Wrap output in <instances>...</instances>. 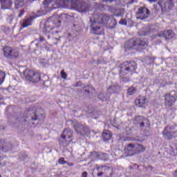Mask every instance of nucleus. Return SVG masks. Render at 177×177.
Masks as SVG:
<instances>
[{"mask_svg": "<svg viewBox=\"0 0 177 177\" xmlns=\"http://www.w3.org/2000/svg\"><path fill=\"white\" fill-rule=\"evenodd\" d=\"M138 69V64L133 61H127L123 62L120 66L119 75L122 82H129L131 79L125 75H132L136 73Z\"/></svg>", "mask_w": 177, "mask_h": 177, "instance_id": "obj_1", "label": "nucleus"}, {"mask_svg": "<svg viewBox=\"0 0 177 177\" xmlns=\"http://www.w3.org/2000/svg\"><path fill=\"white\" fill-rule=\"evenodd\" d=\"M149 45L147 39L133 38L129 39L124 45V48L127 49H135L136 50H142L145 46Z\"/></svg>", "mask_w": 177, "mask_h": 177, "instance_id": "obj_2", "label": "nucleus"}, {"mask_svg": "<svg viewBox=\"0 0 177 177\" xmlns=\"http://www.w3.org/2000/svg\"><path fill=\"white\" fill-rule=\"evenodd\" d=\"M45 118V113L42 109H39L35 111L29 110L27 113L26 118L24 119V121L26 122H30V124H35V121H42Z\"/></svg>", "mask_w": 177, "mask_h": 177, "instance_id": "obj_3", "label": "nucleus"}, {"mask_svg": "<svg viewBox=\"0 0 177 177\" xmlns=\"http://www.w3.org/2000/svg\"><path fill=\"white\" fill-rule=\"evenodd\" d=\"M53 24L55 27H60V26H62V20H60V18H57L55 16L49 17L45 22L42 31L44 32H50V31L55 28Z\"/></svg>", "mask_w": 177, "mask_h": 177, "instance_id": "obj_4", "label": "nucleus"}, {"mask_svg": "<svg viewBox=\"0 0 177 177\" xmlns=\"http://www.w3.org/2000/svg\"><path fill=\"white\" fill-rule=\"evenodd\" d=\"M44 15L45 12H44V10H37L36 12H33L29 16V17L24 18L23 21L20 22L21 27L23 28H27V27H30L35 19H37V17H41V16H44Z\"/></svg>", "mask_w": 177, "mask_h": 177, "instance_id": "obj_5", "label": "nucleus"}, {"mask_svg": "<svg viewBox=\"0 0 177 177\" xmlns=\"http://www.w3.org/2000/svg\"><path fill=\"white\" fill-rule=\"evenodd\" d=\"M111 20V17L109 14H98L95 12L90 18V21H93V24H107Z\"/></svg>", "mask_w": 177, "mask_h": 177, "instance_id": "obj_6", "label": "nucleus"}, {"mask_svg": "<svg viewBox=\"0 0 177 177\" xmlns=\"http://www.w3.org/2000/svg\"><path fill=\"white\" fill-rule=\"evenodd\" d=\"M72 6L75 9H77L80 13H85L89 10L91 4H89L88 0H73L72 1Z\"/></svg>", "mask_w": 177, "mask_h": 177, "instance_id": "obj_7", "label": "nucleus"}, {"mask_svg": "<svg viewBox=\"0 0 177 177\" xmlns=\"http://www.w3.org/2000/svg\"><path fill=\"white\" fill-rule=\"evenodd\" d=\"M24 75L27 81L37 84L41 81V75L39 73L35 72L30 69H26L24 71Z\"/></svg>", "mask_w": 177, "mask_h": 177, "instance_id": "obj_8", "label": "nucleus"}, {"mask_svg": "<svg viewBox=\"0 0 177 177\" xmlns=\"http://www.w3.org/2000/svg\"><path fill=\"white\" fill-rule=\"evenodd\" d=\"M3 53L6 59H10L11 60L19 59V50L10 46H5L3 49Z\"/></svg>", "mask_w": 177, "mask_h": 177, "instance_id": "obj_9", "label": "nucleus"}, {"mask_svg": "<svg viewBox=\"0 0 177 177\" xmlns=\"http://www.w3.org/2000/svg\"><path fill=\"white\" fill-rule=\"evenodd\" d=\"M177 100V95L175 93L170 92L167 93L165 95V106L167 109L174 107L175 106V102Z\"/></svg>", "mask_w": 177, "mask_h": 177, "instance_id": "obj_10", "label": "nucleus"}, {"mask_svg": "<svg viewBox=\"0 0 177 177\" xmlns=\"http://www.w3.org/2000/svg\"><path fill=\"white\" fill-rule=\"evenodd\" d=\"M150 10L146 7H140L136 12V19L138 20H146L149 19L151 15Z\"/></svg>", "mask_w": 177, "mask_h": 177, "instance_id": "obj_11", "label": "nucleus"}, {"mask_svg": "<svg viewBox=\"0 0 177 177\" xmlns=\"http://www.w3.org/2000/svg\"><path fill=\"white\" fill-rule=\"evenodd\" d=\"M133 120L138 122L140 128H143L145 125H146L147 128H150V121L147 118L140 115H136L133 118Z\"/></svg>", "mask_w": 177, "mask_h": 177, "instance_id": "obj_12", "label": "nucleus"}, {"mask_svg": "<svg viewBox=\"0 0 177 177\" xmlns=\"http://www.w3.org/2000/svg\"><path fill=\"white\" fill-rule=\"evenodd\" d=\"M74 129L77 133L81 135V136H85L89 131V128L78 123L74 125Z\"/></svg>", "mask_w": 177, "mask_h": 177, "instance_id": "obj_13", "label": "nucleus"}, {"mask_svg": "<svg viewBox=\"0 0 177 177\" xmlns=\"http://www.w3.org/2000/svg\"><path fill=\"white\" fill-rule=\"evenodd\" d=\"M160 6L165 10H171L174 8V1L172 0H161Z\"/></svg>", "mask_w": 177, "mask_h": 177, "instance_id": "obj_14", "label": "nucleus"}, {"mask_svg": "<svg viewBox=\"0 0 177 177\" xmlns=\"http://www.w3.org/2000/svg\"><path fill=\"white\" fill-rule=\"evenodd\" d=\"M90 23L93 34L95 35H102L103 34V28L99 26V24H93V21H90Z\"/></svg>", "mask_w": 177, "mask_h": 177, "instance_id": "obj_15", "label": "nucleus"}, {"mask_svg": "<svg viewBox=\"0 0 177 177\" xmlns=\"http://www.w3.org/2000/svg\"><path fill=\"white\" fill-rule=\"evenodd\" d=\"M136 147V144H129L124 149L126 154H127V156H135V154H138Z\"/></svg>", "mask_w": 177, "mask_h": 177, "instance_id": "obj_16", "label": "nucleus"}, {"mask_svg": "<svg viewBox=\"0 0 177 177\" xmlns=\"http://www.w3.org/2000/svg\"><path fill=\"white\" fill-rule=\"evenodd\" d=\"M162 135H163L164 139L166 140H172V139H175L176 138V131H168V130H165L164 129L163 131L162 132Z\"/></svg>", "mask_w": 177, "mask_h": 177, "instance_id": "obj_17", "label": "nucleus"}, {"mask_svg": "<svg viewBox=\"0 0 177 177\" xmlns=\"http://www.w3.org/2000/svg\"><path fill=\"white\" fill-rule=\"evenodd\" d=\"M153 31H154V30L149 28V26H146L138 32V35L140 37H145L146 35H150V34H151V32H153Z\"/></svg>", "mask_w": 177, "mask_h": 177, "instance_id": "obj_18", "label": "nucleus"}, {"mask_svg": "<svg viewBox=\"0 0 177 177\" xmlns=\"http://www.w3.org/2000/svg\"><path fill=\"white\" fill-rule=\"evenodd\" d=\"M158 37H160V38H165V39H172L174 38V33L172 30H165L162 33L158 34Z\"/></svg>", "mask_w": 177, "mask_h": 177, "instance_id": "obj_19", "label": "nucleus"}, {"mask_svg": "<svg viewBox=\"0 0 177 177\" xmlns=\"http://www.w3.org/2000/svg\"><path fill=\"white\" fill-rule=\"evenodd\" d=\"M107 91L109 93H119L121 91V86L118 84H113L107 87Z\"/></svg>", "mask_w": 177, "mask_h": 177, "instance_id": "obj_20", "label": "nucleus"}, {"mask_svg": "<svg viewBox=\"0 0 177 177\" xmlns=\"http://www.w3.org/2000/svg\"><path fill=\"white\" fill-rule=\"evenodd\" d=\"M61 138L63 140L73 138V131L70 129H65L61 136Z\"/></svg>", "mask_w": 177, "mask_h": 177, "instance_id": "obj_21", "label": "nucleus"}, {"mask_svg": "<svg viewBox=\"0 0 177 177\" xmlns=\"http://www.w3.org/2000/svg\"><path fill=\"white\" fill-rule=\"evenodd\" d=\"M12 144H6L4 140L0 141V150L5 151V153L8 150H12Z\"/></svg>", "mask_w": 177, "mask_h": 177, "instance_id": "obj_22", "label": "nucleus"}, {"mask_svg": "<svg viewBox=\"0 0 177 177\" xmlns=\"http://www.w3.org/2000/svg\"><path fill=\"white\" fill-rule=\"evenodd\" d=\"M1 9H10L12 8V0H0Z\"/></svg>", "mask_w": 177, "mask_h": 177, "instance_id": "obj_23", "label": "nucleus"}, {"mask_svg": "<svg viewBox=\"0 0 177 177\" xmlns=\"http://www.w3.org/2000/svg\"><path fill=\"white\" fill-rule=\"evenodd\" d=\"M109 169H110V167H109L108 166H100L97 167V176H103V174H104L106 171H109Z\"/></svg>", "mask_w": 177, "mask_h": 177, "instance_id": "obj_24", "label": "nucleus"}, {"mask_svg": "<svg viewBox=\"0 0 177 177\" xmlns=\"http://www.w3.org/2000/svg\"><path fill=\"white\" fill-rule=\"evenodd\" d=\"M111 136H112V134L111 131L105 130L102 133V139L104 142H109V140L111 139Z\"/></svg>", "mask_w": 177, "mask_h": 177, "instance_id": "obj_25", "label": "nucleus"}, {"mask_svg": "<svg viewBox=\"0 0 177 177\" xmlns=\"http://www.w3.org/2000/svg\"><path fill=\"white\" fill-rule=\"evenodd\" d=\"M94 8L97 10L103 11L106 10V9L109 8V6L99 3H94Z\"/></svg>", "mask_w": 177, "mask_h": 177, "instance_id": "obj_26", "label": "nucleus"}, {"mask_svg": "<svg viewBox=\"0 0 177 177\" xmlns=\"http://www.w3.org/2000/svg\"><path fill=\"white\" fill-rule=\"evenodd\" d=\"M146 103V99L143 97H140L138 100H136V104L138 107H143Z\"/></svg>", "mask_w": 177, "mask_h": 177, "instance_id": "obj_27", "label": "nucleus"}, {"mask_svg": "<svg viewBox=\"0 0 177 177\" xmlns=\"http://www.w3.org/2000/svg\"><path fill=\"white\" fill-rule=\"evenodd\" d=\"M98 99L100 100H102V102H106V100H109L110 97H109V95H107V93H101L97 95Z\"/></svg>", "mask_w": 177, "mask_h": 177, "instance_id": "obj_28", "label": "nucleus"}, {"mask_svg": "<svg viewBox=\"0 0 177 177\" xmlns=\"http://www.w3.org/2000/svg\"><path fill=\"white\" fill-rule=\"evenodd\" d=\"M136 149L137 154H139V153H143L146 150V148L140 144H136Z\"/></svg>", "mask_w": 177, "mask_h": 177, "instance_id": "obj_29", "label": "nucleus"}, {"mask_svg": "<svg viewBox=\"0 0 177 177\" xmlns=\"http://www.w3.org/2000/svg\"><path fill=\"white\" fill-rule=\"evenodd\" d=\"M109 21H111V22L109 24L108 28L113 29V28H115V27H117V19H115L114 18L113 19L111 18V20Z\"/></svg>", "mask_w": 177, "mask_h": 177, "instance_id": "obj_30", "label": "nucleus"}, {"mask_svg": "<svg viewBox=\"0 0 177 177\" xmlns=\"http://www.w3.org/2000/svg\"><path fill=\"white\" fill-rule=\"evenodd\" d=\"M171 156H177V144L174 143L171 145Z\"/></svg>", "mask_w": 177, "mask_h": 177, "instance_id": "obj_31", "label": "nucleus"}, {"mask_svg": "<svg viewBox=\"0 0 177 177\" xmlns=\"http://www.w3.org/2000/svg\"><path fill=\"white\" fill-rule=\"evenodd\" d=\"M66 140L67 139L63 140V138H61V139L59 140V145L64 147L68 146L70 145V141Z\"/></svg>", "mask_w": 177, "mask_h": 177, "instance_id": "obj_32", "label": "nucleus"}, {"mask_svg": "<svg viewBox=\"0 0 177 177\" xmlns=\"http://www.w3.org/2000/svg\"><path fill=\"white\" fill-rule=\"evenodd\" d=\"M85 95H89L91 91H95V88L92 86H84L83 88Z\"/></svg>", "mask_w": 177, "mask_h": 177, "instance_id": "obj_33", "label": "nucleus"}, {"mask_svg": "<svg viewBox=\"0 0 177 177\" xmlns=\"http://www.w3.org/2000/svg\"><path fill=\"white\" fill-rule=\"evenodd\" d=\"M72 30L75 32H80V31H81V27L78 24H73L72 26Z\"/></svg>", "mask_w": 177, "mask_h": 177, "instance_id": "obj_34", "label": "nucleus"}, {"mask_svg": "<svg viewBox=\"0 0 177 177\" xmlns=\"http://www.w3.org/2000/svg\"><path fill=\"white\" fill-rule=\"evenodd\" d=\"M6 77V75L4 73V72L2 71H0V85H2V84H3Z\"/></svg>", "mask_w": 177, "mask_h": 177, "instance_id": "obj_35", "label": "nucleus"}, {"mask_svg": "<svg viewBox=\"0 0 177 177\" xmlns=\"http://www.w3.org/2000/svg\"><path fill=\"white\" fill-rule=\"evenodd\" d=\"M136 93V88H135L134 87H129L127 89V94L129 95L130 96L135 94Z\"/></svg>", "mask_w": 177, "mask_h": 177, "instance_id": "obj_36", "label": "nucleus"}, {"mask_svg": "<svg viewBox=\"0 0 177 177\" xmlns=\"http://www.w3.org/2000/svg\"><path fill=\"white\" fill-rule=\"evenodd\" d=\"M17 2L15 3V9H19V7L21 8L24 5V0H17Z\"/></svg>", "mask_w": 177, "mask_h": 177, "instance_id": "obj_37", "label": "nucleus"}, {"mask_svg": "<svg viewBox=\"0 0 177 177\" xmlns=\"http://www.w3.org/2000/svg\"><path fill=\"white\" fill-rule=\"evenodd\" d=\"M43 5L48 8V6H52L53 5V0H44L43 2Z\"/></svg>", "mask_w": 177, "mask_h": 177, "instance_id": "obj_38", "label": "nucleus"}, {"mask_svg": "<svg viewBox=\"0 0 177 177\" xmlns=\"http://www.w3.org/2000/svg\"><path fill=\"white\" fill-rule=\"evenodd\" d=\"M91 157H93V158H100V156H102V154H100L99 152H96V151H93L91 153Z\"/></svg>", "mask_w": 177, "mask_h": 177, "instance_id": "obj_39", "label": "nucleus"}, {"mask_svg": "<svg viewBox=\"0 0 177 177\" xmlns=\"http://www.w3.org/2000/svg\"><path fill=\"white\" fill-rule=\"evenodd\" d=\"M41 49V45H39V44H36L35 47L33 48V50L35 51V53H38V52H39Z\"/></svg>", "mask_w": 177, "mask_h": 177, "instance_id": "obj_40", "label": "nucleus"}, {"mask_svg": "<svg viewBox=\"0 0 177 177\" xmlns=\"http://www.w3.org/2000/svg\"><path fill=\"white\" fill-rule=\"evenodd\" d=\"M174 129H175V127L169 124L167 125L165 128V130L168 131L169 132H171V131H174Z\"/></svg>", "mask_w": 177, "mask_h": 177, "instance_id": "obj_41", "label": "nucleus"}, {"mask_svg": "<svg viewBox=\"0 0 177 177\" xmlns=\"http://www.w3.org/2000/svg\"><path fill=\"white\" fill-rule=\"evenodd\" d=\"M119 24H121L122 26H128V21L126 19H122L119 21Z\"/></svg>", "mask_w": 177, "mask_h": 177, "instance_id": "obj_42", "label": "nucleus"}, {"mask_svg": "<svg viewBox=\"0 0 177 177\" xmlns=\"http://www.w3.org/2000/svg\"><path fill=\"white\" fill-rule=\"evenodd\" d=\"M26 13V11L24 10V9H21L19 10L18 12V17H23V16H24V14Z\"/></svg>", "mask_w": 177, "mask_h": 177, "instance_id": "obj_43", "label": "nucleus"}, {"mask_svg": "<svg viewBox=\"0 0 177 177\" xmlns=\"http://www.w3.org/2000/svg\"><path fill=\"white\" fill-rule=\"evenodd\" d=\"M28 156H27V154L26 153H22V154H21L20 156H19V158H20V160H21L22 161H24V160H26V158H28Z\"/></svg>", "mask_w": 177, "mask_h": 177, "instance_id": "obj_44", "label": "nucleus"}, {"mask_svg": "<svg viewBox=\"0 0 177 177\" xmlns=\"http://www.w3.org/2000/svg\"><path fill=\"white\" fill-rule=\"evenodd\" d=\"M61 77L64 80H67V73L64 70L61 71Z\"/></svg>", "mask_w": 177, "mask_h": 177, "instance_id": "obj_45", "label": "nucleus"}, {"mask_svg": "<svg viewBox=\"0 0 177 177\" xmlns=\"http://www.w3.org/2000/svg\"><path fill=\"white\" fill-rule=\"evenodd\" d=\"M59 164H61V165H64V164H68L67 161L64 160V158H60L59 159Z\"/></svg>", "mask_w": 177, "mask_h": 177, "instance_id": "obj_46", "label": "nucleus"}, {"mask_svg": "<svg viewBox=\"0 0 177 177\" xmlns=\"http://www.w3.org/2000/svg\"><path fill=\"white\" fill-rule=\"evenodd\" d=\"M60 18L67 20V19H70V15L68 14H61Z\"/></svg>", "mask_w": 177, "mask_h": 177, "instance_id": "obj_47", "label": "nucleus"}, {"mask_svg": "<svg viewBox=\"0 0 177 177\" xmlns=\"http://www.w3.org/2000/svg\"><path fill=\"white\" fill-rule=\"evenodd\" d=\"M46 38L45 36L39 35V42H44Z\"/></svg>", "mask_w": 177, "mask_h": 177, "instance_id": "obj_48", "label": "nucleus"}, {"mask_svg": "<svg viewBox=\"0 0 177 177\" xmlns=\"http://www.w3.org/2000/svg\"><path fill=\"white\" fill-rule=\"evenodd\" d=\"M115 17H122L124 16V14L122 12H118L117 14H115Z\"/></svg>", "mask_w": 177, "mask_h": 177, "instance_id": "obj_49", "label": "nucleus"}, {"mask_svg": "<svg viewBox=\"0 0 177 177\" xmlns=\"http://www.w3.org/2000/svg\"><path fill=\"white\" fill-rule=\"evenodd\" d=\"M44 34H45V36L47 37V39H50V35H49V32H44Z\"/></svg>", "mask_w": 177, "mask_h": 177, "instance_id": "obj_50", "label": "nucleus"}, {"mask_svg": "<svg viewBox=\"0 0 177 177\" xmlns=\"http://www.w3.org/2000/svg\"><path fill=\"white\" fill-rule=\"evenodd\" d=\"M68 38L69 41H72V39H73L74 37H73V35H71V33H68Z\"/></svg>", "mask_w": 177, "mask_h": 177, "instance_id": "obj_51", "label": "nucleus"}, {"mask_svg": "<svg viewBox=\"0 0 177 177\" xmlns=\"http://www.w3.org/2000/svg\"><path fill=\"white\" fill-rule=\"evenodd\" d=\"M153 168L151 165H149L148 167H147V171H153Z\"/></svg>", "mask_w": 177, "mask_h": 177, "instance_id": "obj_52", "label": "nucleus"}, {"mask_svg": "<svg viewBox=\"0 0 177 177\" xmlns=\"http://www.w3.org/2000/svg\"><path fill=\"white\" fill-rule=\"evenodd\" d=\"M19 122V120H16V122H10V125H15V124H17Z\"/></svg>", "mask_w": 177, "mask_h": 177, "instance_id": "obj_53", "label": "nucleus"}, {"mask_svg": "<svg viewBox=\"0 0 177 177\" xmlns=\"http://www.w3.org/2000/svg\"><path fill=\"white\" fill-rule=\"evenodd\" d=\"M82 177H88V173L86 171H84L82 173Z\"/></svg>", "mask_w": 177, "mask_h": 177, "instance_id": "obj_54", "label": "nucleus"}, {"mask_svg": "<svg viewBox=\"0 0 177 177\" xmlns=\"http://www.w3.org/2000/svg\"><path fill=\"white\" fill-rule=\"evenodd\" d=\"M66 164H67L68 165V167H73L74 165V163H73V162H67V163H66Z\"/></svg>", "mask_w": 177, "mask_h": 177, "instance_id": "obj_55", "label": "nucleus"}, {"mask_svg": "<svg viewBox=\"0 0 177 177\" xmlns=\"http://www.w3.org/2000/svg\"><path fill=\"white\" fill-rule=\"evenodd\" d=\"M173 176L174 177H177V169L174 171Z\"/></svg>", "mask_w": 177, "mask_h": 177, "instance_id": "obj_56", "label": "nucleus"}, {"mask_svg": "<svg viewBox=\"0 0 177 177\" xmlns=\"http://www.w3.org/2000/svg\"><path fill=\"white\" fill-rule=\"evenodd\" d=\"M102 2H113V0H102Z\"/></svg>", "mask_w": 177, "mask_h": 177, "instance_id": "obj_57", "label": "nucleus"}, {"mask_svg": "<svg viewBox=\"0 0 177 177\" xmlns=\"http://www.w3.org/2000/svg\"><path fill=\"white\" fill-rule=\"evenodd\" d=\"M149 2H157V0H148Z\"/></svg>", "mask_w": 177, "mask_h": 177, "instance_id": "obj_58", "label": "nucleus"}, {"mask_svg": "<svg viewBox=\"0 0 177 177\" xmlns=\"http://www.w3.org/2000/svg\"><path fill=\"white\" fill-rule=\"evenodd\" d=\"M102 156H107L106 153H102Z\"/></svg>", "mask_w": 177, "mask_h": 177, "instance_id": "obj_59", "label": "nucleus"}, {"mask_svg": "<svg viewBox=\"0 0 177 177\" xmlns=\"http://www.w3.org/2000/svg\"><path fill=\"white\" fill-rule=\"evenodd\" d=\"M130 3H133V0H132V1L130 2Z\"/></svg>", "mask_w": 177, "mask_h": 177, "instance_id": "obj_60", "label": "nucleus"}, {"mask_svg": "<svg viewBox=\"0 0 177 177\" xmlns=\"http://www.w3.org/2000/svg\"><path fill=\"white\" fill-rule=\"evenodd\" d=\"M74 86L77 87V86H78V85H77V84H76V85H75Z\"/></svg>", "mask_w": 177, "mask_h": 177, "instance_id": "obj_61", "label": "nucleus"}, {"mask_svg": "<svg viewBox=\"0 0 177 177\" xmlns=\"http://www.w3.org/2000/svg\"><path fill=\"white\" fill-rule=\"evenodd\" d=\"M1 160H2V158L0 156V161H1Z\"/></svg>", "mask_w": 177, "mask_h": 177, "instance_id": "obj_62", "label": "nucleus"}, {"mask_svg": "<svg viewBox=\"0 0 177 177\" xmlns=\"http://www.w3.org/2000/svg\"><path fill=\"white\" fill-rule=\"evenodd\" d=\"M2 99V97H1V95H0V100Z\"/></svg>", "mask_w": 177, "mask_h": 177, "instance_id": "obj_63", "label": "nucleus"}, {"mask_svg": "<svg viewBox=\"0 0 177 177\" xmlns=\"http://www.w3.org/2000/svg\"><path fill=\"white\" fill-rule=\"evenodd\" d=\"M13 120H15V118H12V121H13Z\"/></svg>", "mask_w": 177, "mask_h": 177, "instance_id": "obj_64", "label": "nucleus"}]
</instances>
